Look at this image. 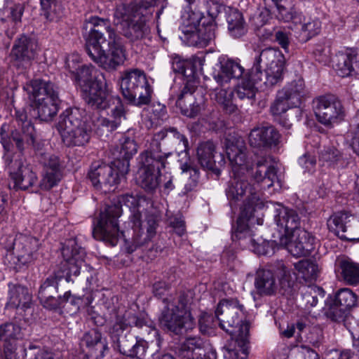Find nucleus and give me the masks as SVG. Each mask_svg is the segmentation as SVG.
Wrapping results in <instances>:
<instances>
[{
  "instance_id": "obj_43",
  "label": "nucleus",
  "mask_w": 359,
  "mask_h": 359,
  "mask_svg": "<svg viewBox=\"0 0 359 359\" xmlns=\"http://www.w3.org/2000/svg\"><path fill=\"white\" fill-rule=\"evenodd\" d=\"M234 95L233 91L221 89L215 94L217 102L222 107L223 110L229 114L236 112L237 105L233 102Z\"/></svg>"
},
{
  "instance_id": "obj_18",
  "label": "nucleus",
  "mask_w": 359,
  "mask_h": 359,
  "mask_svg": "<svg viewBox=\"0 0 359 359\" xmlns=\"http://www.w3.org/2000/svg\"><path fill=\"white\" fill-rule=\"evenodd\" d=\"M126 175L121 174L120 169L113 165V161L110 165L99 161L93 162L88 174L93 187L97 189H101L103 185L111 187L118 184Z\"/></svg>"
},
{
  "instance_id": "obj_4",
  "label": "nucleus",
  "mask_w": 359,
  "mask_h": 359,
  "mask_svg": "<svg viewBox=\"0 0 359 359\" xmlns=\"http://www.w3.org/2000/svg\"><path fill=\"white\" fill-rule=\"evenodd\" d=\"M170 284L158 281L153 285L154 296L162 299L167 306L159 317L160 324L175 334H184L195 327L194 319L191 315L189 299L184 294L180 295L177 303H170L165 296L168 293Z\"/></svg>"
},
{
  "instance_id": "obj_33",
  "label": "nucleus",
  "mask_w": 359,
  "mask_h": 359,
  "mask_svg": "<svg viewBox=\"0 0 359 359\" xmlns=\"http://www.w3.org/2000/svg\"><path fill=\"white\" fill-rule=\"evenodd\" d=\"M254 284L260 295H271L277 288L274 274L269 269H259L255 276Z\"/></svg>"
},
{
  "instance_id": "obj_57",
  "label": "nucleus",
  "mask_w": 359,
  "mask_h": 359,
  "mask_svg": "<svg viewBox=\"0 0 359 359\" xmlns=\"http://www.w3.org/2000/svg\"><path fill=\"white\" fill-rule=\"evenodd\" d=\"M84 340L88 347L97 346L101 349L107 348V344L102 341L101 333L95 330L86 334Z\"/></svg>"
},
{
  "instance_id": "obj_27",
  "label": "nucleus",
  "mask_w": 359,
  "mask_h": 359,
  "mask_svg": "<svg viewBox=\"0 0 359 359\" xmlns=\"http://www.w3.org/2000/svg\"><path fill=\"white\" fill-rule=\"evenodd\" d=\"M39 246V241L36 238L26 235L18 236L14 242L18 261L22 264L33 261Z\"/></svg>"
},
{
  "instance_id": "obj_30",
  "label": "nucleus",
  "mask_w": 359,
  "mask_h": 359,
  "mask_svg": "<svg viewBox=\"0 0 359 359\" xmlns=\"http://www.w3.org/2000/svg\"><path fill=\"white\" fill-rule=\"evenodd\" d=\"M204 62V57L194 55L189 60L175 61L172 65V69L175 72L184 76L187 79L186 82H189V81L194 82V81L197 84L195 74L198 70L202 69Z\"/></svg>"
},
{
  "instance_id": "obj_59",
  "label": "nucleus",
  "mask_w": 359,
  "mask_h": 359,
  "mask_svg": "<svg viewBox=\"0 0 359 359\" xmlns=\"http://www.w3.org/2000/svg\"><path fill=\"white\" fill-rule=\"evenodd\" d=\"M341 154L338 149L332 147L327 148L321 152L320 159L329 165L334 164L339 161Z\"/></svg>"
},
{
  "instance_id": "obj_15",
  "label": "nucleus",
  "mask_w": 359,
  "mask_h": 359,
  "mask_svg": "<svg viewBox=\"0 0 359 359\" xmlns=\"http://www.w3.org/2000/svg\"><path fill=\"white\" fill-rule=\"evenodd\" d=\"M357 304L356 294L349 288L338 290L334 296L329 295L325 300L324 315L334 322L344 320L347 310Z\"/></svg>"
},
{
  "instance_id": "obj_29",
  "label": "nucleus",
  "mask_w": 359,
  "mask_h": 359,
  "mask_svg": "<svg viewBox=\"0 0 359 359\" xmlns=\"http://www.w3.org/2000/svg\"><path fill=\"white\" fill-rule=\"evenodd\" d=\"M210 348H213L209 344L205 345L201 338L189 337L180 345L177 354L181 358H205Z\"/></svg>"
},
{
  "instance_id": "obj_37",
  "label": "nucleus",
  "mask_w": 359,
  "mask_h": 359,
  "mask_svg": "<svg viewBox=\"0 0 359 359\" xmlns=\"http://www.w3.org/2000/svg\"><path fill=\"white\" fill-rule=\"evenodd\" d=\"M215 147L212 142L207 141L199 144L197 148V158L204 168L214 170L216 168Z\"/></svg>"
},
{
  "instance_id": "obj_17",
  "label": "nucleus",
  "mask_w": 359,
  "mask_h": 359,
  "mask_svg": "<svg viewBox=\"0 0 359 359\" xmlns=\"http://www.w3.org/2000/svg\"><path fill=\"white\" fill-rule=\"evenodd\" d=\"M315 237L304 229H299L291 236H280L278 241L273 240L271 245L276 243L287 248L294 257L307 256L313 250Z\"/></svg>"
},
{
  "instance_id": "obj_45",
  "label": "nucleus",
  "mask_w": 359,
  "mask_h": 359,
  "mask_svg": "<svg viewBox=\"0 0 359 359\" xmlns=\"http://www.w3.org/2000/svg\"><path fill=\"white\" fill-rule=\"evenodd\" d=\"M62 178V169L42 170L41 186L49 190L57 185Z\"/></svg>"
},
{
  "instance_id": "obj_60",
  "label": "nucleus",
  "mask_w": 359,
  "mask_h": 359,
  "mask_svg": "<svg viewBox=\"0 0 359 359\" xmlns=\"http://www.w3.org/2000/svg\"><path fill=\"white\" fill-rule=\"evenodd\" d=\"M169 136V128L163 129L161 131L155 133L152 137L151 142L150 143V147L147 150H151L152 152H161L163 153L161 150V144L160 142L163 140L165 137H168Z\"/></svg>"
},
{
  "instance_id": "obj_64",
  "label": "nucleus",
  "mask_w": 359,
  "mask_h": 359,
  "mask_svg": "<svg viewBox=\"0 0 359 359\" xmlns=\"http://www.w3.org/2000/svg\"><path fill=\"white\" fill-rule=\"evenodd\" d=\"M81 58L78 54H72L67 56L65 61L66 69L73 75L81 67L80 65Z\"/></svg>"
},
{
  "instance_id": "obj_32",
  "label": "nucleus",
  "mask_w": 359,
  "mask_h": 359,
  "mask_svg": "<svg viewBox=\"0 0 359 359\" xmlns=\"http://www.w3.org/2000/svg\"><path fill=\"white\" fill-rule=\"evenodd\" d=\"M32 298V294L26 287L9 285L8 307L25 311L30 307Z\"/></svg>"
},
{
  "instance_id": "obj_2",
  "label": "nucleus",
  "mask_w": 359,
  "mask_h": 359,
  "mask_svg": "<svg viewBox=\"0 0 359 359\" xmlns=\"http://www.w3.org/2000/svg\"><path fill=\"white\" fill-rule=\"evenodd\" d=\"M225 149L227 157L232 167L233 175L225 189L229 203L233 209L238 202L241 204V212L236 221V226H233V240L249 239V243L254 250L259 255H267L270 253L265 249L269 242L264 245L258 244L252 238V231L248 222L251 219L257 208H261L263 203L260 198V192L254 184L248 182L245 171L249 172L250 168L245 162V146L243 141L226 140Z\"/></svg>"
},
{
  "instance_id": "obj_46",
  "label": "nucleus",
  "mask_w": 359,
  "mask_h": 359,
  "mask_svg": "<svg viewBox=\"0 0 359 359\" xmlns=\"http://www.w3.org/2000/svg\"><path fill=\"white\" fill-rule=\"evenodd\" d=\"M21 328L13 323H6L0 325V341L11 343L20 337Z\"/></svg>"
},
{
  "instance_id": "obj_31",
  "label": "nucleus",
  "mask_w": 359,
  "mask_h": 359,
  "mask_svg": "<svg viewBox=\"0 0 359 359\" xmlns=\"http://www.w3.org/2000/svg\"><path fill=\"white\" fill-rule=\"evenodd\" d=\"M58 292V286L54 278H48L40 286L38 298L41 304L48 310H55L60 306L58 297L53 296Z\"/></svg>"
},
{
  "instance_id": "obj_54",
  "label": "nucleus",
  "mask_w": 359,
  "mask_h": 359,
  "mask_svg": "<svg viewBox=\"0 0 359 359\" xmlns=\"http://www.w3.org/2000/svg\"><path fill=\"white\" fill-rule=\"evenodd\" d=\"M266 187L270 188L275 184H277L278 187H281L282 183L280 175L278 174V168L275 165H269L266 163V169L264 170V182Z\"/></svg>"
},
{
  "instance_id": "obj_56",
  "label": "nucleus",
  "mask_w": 359,
  "mask_h": 359,
  "mask_svg": "<svg viewBox=\"0 0 359 359\" xmlns=\"http://www.w3.org/2000/svg\"><path fill=\"white\" fill-rule=\"evenodd\" d=\"M246 338L245 335L242 337ZM245 340L243 339V344L239 348H226L224 352V359H245L248 357V352L245 346Z\"/></svg>"
},
{
  "instance_id": "obj_12",
  "label": "nucleus",
  "mask_w": 359,
  "mask_h": 359,
  "mask_svg": "<svg viewBox=\"0 0 359 359\" xmlns=\"http://www.w3.org/2000/svg\"><path fill=\"white\" fill-rule=\"evenodd\" d=\"M168 155L161 152L146 150L139 156L141 167L139 170L138 184L145 191H154L159 185L161 169L165 167Z\"/></svg>"
},
{
  "instance_id": "obj_26",
  "label": "nucleus",
  "mask_w": 359,
  "mask_h": 359,
  "mask_svg": "<svg viewBox=\"0 0 359 359\" xmlns=\"http://www.w3.org/2000/svg\"><path fill=\"white\" fill-rule=\"evenodd\" d=\"M355 218L349 211L341 210L333 212L327 220L329 231L340 238L341 240H350L359 243V237L349 238L345 233L350 227V222ZM359 223V217L357 219Z\"/></svg>"
},
{
  "instance_id": "obj_41",
  "label": "nucleus",
  "mask_w": 359,
  "mask_h": 359,
  "mask_svg": "<svg viewBox=\"0 0 359 359\" xmlns=\"http://www.w3.org/2000/svg\"><path fill=\"white\" fill-rule=\"evenodd\" d=\"M227 22L229 31L234 38H239L246 33V26L241 13L233 12L231 13L228 16Z\"/></svg>"
},
{
  "instance_id": "obj_39",
  "label": "nucleus",
  "mask_w": 359,
  "mask_h": 359,
  "mask_svg": "<svg viewBox=\"0 0 359 359\" xmlns=\"http://www.w3.org/2000/svg\"><path fill=\"white\" fill-rule=\"evenodd\" d=\"M340 274L343 280L349 285L359 284V264L348 259H342L339 262Z\"/></svg>"
},
{
  "instance_id": "obj_22",
  "label": "nucleus",
  "mask_w": 359,
  "mask_h": 359,
  "mask_svg": "<svg viewBox=\"0 0 359 359\" xmlns=\"http://www.w3.org/2000/svg\"><path fill=\"white\" fill-rule=\"evenodd\" d=\"M196 87L197 85L194 81L186 82L176 101V105L181 113L187 117H195L205 109L204 97L201 95L197 100L194 96Z\"/></svg>"
},
{
  "instance_id": "obj_47",
  "label": "nucleus",
  "mask_w": 359,
  "mask_h": 359,
  "mask_svg": "<svg viewBox=\"0 0 359 359\" xmlns=\"http://www.w3.org/2000/svg\"><path fill=\"white\" fill-rule=\"evenodd\" d=\"M24 12V7L21 4L15 5L14 7L11 8L10 16L8 17V22L12 26L11 29H8L6 31V34L10 39L13 38L17 32L18 27L21 22V18Z\"/></svg>"
},
{
  "instance_id": "obj_13",
  "label": "nucleus",
  "mask_w": 359,
  "mask_h": 359,
  "mask_svg": "<svg viewBox=\"0 0 359 359\" xmlns=\"http://www.w3.org/2000/svg\"><path fill=\"white\" fill-rule=\"evenodd\" d=\"M123 97L129 102H135L138 95L137 105L150 102L152 88L146 74L138 69H132L123 72L120 83Z\"/></svg>"
},
{
  "instance_id": "obj_21",
  "label": "nucleus",
  "mask_w": 359,
  "mask_h": 359,
  "mask_svg": "<svg viewBox=\"0 0 359 359\" xmlns=\"http://www.w3.org/2000/svg\"><path fill=\"white\" fill-rule=\"evenodd\" d=\"M62 255L66 280L69 282L72 276H78L80 274V269L85 262L86 252L83 248L79 246L75 239H69L62 247Z\"/></svg>"
},
{
  "instance_id": "obj_24",
  "label": "nucleus",
  "mask_w": 359,
  "mask_h": 359,
  "mask_svg": "<svg viewBox=\"0 0 359 359\" xmlns=\"http://www.w3.org/2000/svg\"><path fill=\"white\" fill-rule=\"evenodd\" d=\"M137 144L135 140L123 136L119 140V145L112 151L113 165L120 169L121 174H127L129 170L130 159L137 153Z\"/></svg>"
},
{
  "instance_id": "obj_48",
  "label": "nucleus",
  "mask_w": 359,
  "mask_h": 359,
  "mask_svg": "<svg viewBox=\"0 0 359 359\" xmlns=\"http://www.w3.org/2000/svg\"><path fill=\"white\" fill-rule=\"evenodd\" d=\"M127 340L122 339L118 342L119 351L121 354L130 357L142 359L144 356V348L137 342L128 345Z\"/></svg>"
},
{
  "instance_id": "obj_35",
  "label": "nucleus",
  "mask_w": 359,
  "mask_h": 359,
  "mask_svg": "<svg viewBox=\"0 0 359 359\" xmlns=\"http://www.w3.org/2000/svg\"><path fill=\"white\" fill-rule=\"evenodd\" d=\"M279 91L280 95H283L287 100L290 106L294 107L300 106L303 98L307 93L304 81L302 79L292 81Z\"/></svg>"
},
{
  "instance_id": "obj_34",
  "label": "nucleus",
  "mask_w": 359,
  "mask_h": 359,
  "mask_svg": "<svg viewBox=\"0 0 359 359\" xmlns=\"http://www.w3.org/2000/svg\"><path fill=\"white\" fill-rule=\"evenodd\" d=\"M106 42L104 34L99 29L90 28L86 36V50L89 57L95 62L104 52L102 44Z\"/></svg>"
},
{
  "instance_id": "obj_55",
  "label": "nucleus",
  "mask_w": 359,
  "mask_h": 359,
  "mask_svg": "<svg viewBox=\"0 0 359 359\" xmlns=\"http://www.w3.org/2000/svg\"><path fill=\"white\" fill-rule=\"evenodd\" d=\"M245 162L249 165V167L250 168V170L249 172L245 171V175H246V177L248 178L249 176H251L257 182H264V170H262V167L264 166L266 168L267 159H262L257 162L255 168L256 171L255 172H253L254 165L252 163L248 160L246 157Z\"/></svg>"
},
{
  "instance_id": "obj_44",
  "label": "nucleus",
  "mask_w": 359,
  "mask_h": 359,
  "mask_svg": "<svg viewBox=\"0 0 359 359\" xmlns=\"http://www.w3.org/2000/svg\"><path fill=\"white\" fill-rule=\"evenodd\" d=\"M221 71L229 79H239L245 69L238 62L227 59L221 62Z\"/></svg>"
},
{
  "instance_id": "obj_58",
  "label": "nucleus",
  "mask_w": 359,
  "mask_h": 359,
  "mask_svg": "<svg viewBox=\"0 0 359 359\" xmlns=\"http://www.w3.org/2000/svg\"><path fill=\"white\" fill-rule=\"evenodd\" d=\"M168 138L174 139L180 147V151L187 152L189 150V141L183 134L180 133L175 128H169Z\"/></svg>"
},
{
  "instance_id": "obj_52",
  "label": "nucleus",
  "mask_w": 359,
  "mask_h": 359,
  "mask_svg": "<svg viewBox=\"0 0 359 359\" xmlns=\"http://www.w3.org/2000/svg\"><path fill=\"white\" fill-rule=\"evenodd\" d=\"M39 161L43 167L42 170L62 169L60 158L54 154L48 153L41 154L39 157Z\"/></svg>"
},
{
  "instance_id": "obj_14",
  "label": "nucleus",
  "mask_w": 359,
  "mask_h": 359,
  "mask_svg": "<svg viewBox=\"0 0 359 359\" xmlns=\"http://www.w3.org/2000/svg\"><path fill=\"white\" fill-rule=\"evenodd\" d=\"M312 109L317 121L328 129L343 123L346 116L341 101L330 95L314 98L312 101Z\"/></svg>"
},
{
  "instance_id": "obj_7",
  "label": "nucleus",
  "mask_w": 359,
  "mask_h": 359,
  "mask_svg": "<svg viewBox=\"0 0 359 359\" xmlns=\"http://www.w3.org/2000/svg\"><path fill=\"white\" fill-rule=\"evenodd\" d=\"M83 113L82 109L74 107L60 114L56 128L65 145L81 147L88 142L91 128Z\"/></svg>"
},
{
  "instance_id": "obj_38",
  "label": "nucleus",
  "mask_w": 359,
  "mask_h": 359,
  "mask_svg": "<svg viewBox=\"0 0 359 359\" xmlns=\"http://www.w3.org/2000/svg\"><path fill=\"white\" fill-rule=\"evenodd\" d=\"M295 274L306 282L315 281L319 273L318 264L311 259H302L294 264Z\"/></svg>"
},
{
  "instance_id": "obj_5",
  "label": "nucleus",
  "mask_w": 359,
  "mask_h": 359,
  "mask_svg": "<svg viewBox=\"0 0 359 359\" xmlns=\"http://www.w3.org/2000/svg\"><path fill=\"white\" fill-rule=\"evenodd\" d=\"M154 0H134L130 4L119 3L114 13V23L121 29L123 34L134 41L144 38L149 32L147 25L148 9Z\"/></svg>"
},
{
  "instance_id": "obj_53",
  "label": "nucleus",
  "mask_w": 359,
  "mask_h": 359,
  "mask_svg": "<svg viewBox=\"0 0 359 359\" xmlns=\"http://www.w3.org/2000/svg\"><path fill=\"white\" fill-rule=\"evenodd\" d=\"M293 107L290 106L287 100L280 95V91H278L276 97L271 105L270 111L273 116H280L285 113L288 109Z\"/></svg>"
},
{
  "instance_id": "obj_40",
  "label": "nucleus",
  "mask_w": 359,
  "mask_h": 359,
  "mask_svg": "<svg viewBox=\"0 0 359 359\" xmlns=\"http://www.w3.org/2000/svg\"><path fill=\"white\" fill-rule=\"evenodd\" d=\"M65 0H40L42 15L50 22L61 18L64 11Z\"/></svg>"
},
{
  "instance_id": "obj_19",
  "label": "nucleus",
  "mask_w": 359,
  "mask_h": 359,
  "mask_svg": "<svg viewBox=\"0 0 359 359\" xmlns=\"http://www.w3.org/2000/svg\"><path fill=\"white\" fill-rule=\"evenodd\" d=\"M15 120L18 126L21 128L22 133L14 130L12 131L10 135L8 133L9 126L7 124L8 128L6 133L11 138V149L13 147V142L15 143L16 147L20 151H23L26 145L35 147L36 131L31 121L27 120V116L25 110H16Z\"/></svg>"
},
{
  "instance_id": "obj_25",
  "label": "nucleus",
  "mask_w": 359,
  "mask_h": 359,
  "mask_svg": "<svg viewBox=\"0 0 359 359\" xmlns=\"http://www.w3.org/2000/svg\"><path fill=\"white\" fill-rule=\"evenodd\" d=\"M275 221L279 228V237L291 236L300 229V217L293 209L280 206L276 209Z\"/></svg>"
},
{
  "instance_id": "obj_51",
  "label": "nucleus",
  "mask_w": 359,
  "mask_h": 359,
  "mask_svg": "<svg viewBox=\"0 0 359 359\" xmlns=\"http://www.w3.org/2000/svg\"><path fill=\"white\" fill-rule=\"evenodd\" d=\"M271 134V130H266L265 127L256 128L251 130L249 135V142L252 147H262L266 146L264 135Z\"/></svg>"
},
{
  "instance_id": "obj_11",
  "label": "nucleus",
  "mask_w": 359,
  "mask_h": 359,
  "mask_svg": "<svg viewBox=\"0 0 359 359\" xmlns=\"http://www.w3.org/2000/svg\"><path fill=\"white\" fill-rule=\"evenodd\" d=\"M211 17L208 22L202 13L191 11L184 20L182 32L189 46L205 47L215 38L216 25Z\"/></svg>"
},
{
  "instance_id": "obj_16",
  "label": "nucleus",
  "mask_w": 359,
  "mask_h": 359,
  "mask_svg": "<svg viewBox=\"0 0 359 359\" xmlns=\"http://www.w3.org/2000/svg\"><path fill=\"white\" fill-rule=\"evenodd\" d=\"M38 43L36 40L26 34L18 36L11 51L12 65L21 71L28 68L37 55Z\"/></svg>"
},
{
  "instance_id": "obj_49",
  "label": "nucleus",
  "mask_w": 359,
  "mask_h": 359,
  "mask_svg": "<svg viewBox=\"0 0 359 359\" xmlns=\"http://www.w3.org/2000/svg\"><path fill=\"white\" fill-rule=\"evenodd\" d=\"M219 325L217 318L211 314L203 313L198 320L200 331L205 334L211 335L215 332V328Z\"/></svg>"
},
{
  "instance_id": "obj_9",
  "label": "nucleus",
  "mask_w": 359,
  "mask_h": 359,
  "mask_svg": "<svg viewBox=\"0 0 359 359\" xmlns=\"http://www.w3.org/2000/svg\"><path fill=\"white\" fill-rule=\"evenodd\" d=\"M285 58L278 48H267L262 50L255 58L251 69H257L262 73V88L273 87L283 79Z\"/></svg>"
},
{
  "instance_id": "obj_20",
  "label": "nucleus",
  "mask_w": 359,
  "mask_h": 359,
  "mask_svg": "<svg viewBox=\"0 0 359 359\" xmlns=\"http://www.w3.org/2000/svg\"><path fill=\"white\" fill-rule=\"evenodd\" d=\"M108 50L100 55L95 62L99 66L114 70L122 65L127 59L126 50L114 32H109Z\"/></svg>"
},
{
  "instance_id": "obj_6",
  "label": "nucleus",
  "mask_w": 359,
  "mask_h": 359,
  "mask_svg": "<svg viewBox=\"0 0 359 359\" xmlns=\"http://www.w3.org/2000/svg\"><path fill=\"white\" fill-rule=\"evenodd\" d=\"M7 125H2L0 128V142L4 149V160L11 180L16 189L26 190L33 187L38 181L36 173L26 163L22 151L13 152L11 138L6 133Z\"/></svg>"
},
{
  "instance_id": "obj_10",
  "label": "nucleus",
  "mask_w": 359,
  "mask_h": 359,
  "mask_svg": "<svg viewBox=\"0 0 359 359\" xmlns=\"http://www.w3.org/2000/svg\"><path fill=\"white\" fill-rule=\"evenodd\" d=\"M215 315L219 327L231 337L236 334L247 337L249 325L243 320L245 316V309L237 299L220 301L216 309Z\"/></svg>"
},
{
  "instance_id": "obj_23",
  "label": "nucleus",
  "mask_w": 359,
  "mask_h": 359,
  "mask_svg": "<svg viewBox=\"0 0 359 359\" xmlns=\"http://www.w3.org/2000/svg\"><path fill=\"white\" fill-rule=\"evenodd\" d=\"M262 73L257 69H250L243 80L232 90L240 100H248L251 105L255 102L256 94L260 86Z\"/></svg>"
},
{
  "instance_id": "obj_62",
  "label": "nucleus",
  "mask_w": 359,
  "mask_h": 359,
  "mask_svg": "<svg viewBox=\"0 0 359 359\" xmlns=\"http://www.w3.org/2000/svg\"><path fill=\"white\" fill-rule=\"evenodd\" d=\"M135 325L139 328L144 329V331L148 334L151 332L156 333V330L154 327V323L144 314H140L135 317Z\"/></svg>"
},
{
  "instance_id": "obj_1",
  "label": "nucleus",
  "mask_w": 359,
  "mask_h": 359,
  "mask_svg": "<svg viewBox=\"0 0 359 359\" xmlns=\"http://www.w3.org/2000/svg\"><path fill=\"white\" fill-rule=\"evenodd\" d=\"M139 203L137 196L129 194L118 196L100 212L93 229L94 237L116 245L121 236L129 253L151 241L156 234L157 221L152 215L142 221V215L137 210Z\"/></svg>"
},
{
  "instance_id": "obj_3",
  "label": "nucleus",
  "mask_w": 359,
  "mask_h": 359,
  "mask_svg": "<svg viewBox=\"0 0 359 359\" xmlns=\"http://www.w3.org/2000/svg\"><path fill=\"white\" fill-rule=\"evenodd\" d=\"M81 96L86 103L92 109L104 110L112 105L108 117L100 116L97 119L98 126L105 127L109 131L115 130L126 118V112L121 100L118 96L109 95L107 83L102 74L95 78L89 86L81 90Z\"/></svg>"
},
{
  "instance_id": "obj_42",
  "label": "nucleus",
  "mask_w": 359,
  "mask_h": 359,
  "mask_svg": "<svg viewBox=\"0 0 359 359\" xmlns=\"http://www.w3.org/2000/svg\"><path fill=\"white\" fill-rule=\"evenodd\" d=\"M94 67L91 65H82L79 70L74 74L76 84L80 87L81 90L85 88V86H89L94 82L95 78L99 76H93Z\"/></svg>"
},
{
  "instance_id": "obj_8",
  "label": "nucleus",
  "mask_w": 359,
  "mask_h": 359,
  "mask_svg": "<svg viewBox=\"0 0 359 359\" xmlns=\"http://www.w3.org/2000/svg\"><path fill=\"white\" fill-rule=\"evenodd\" d=\"M27 90L33 101L38 118L43 121H50L58 111V88L51 81L36 79L27 85Z\"/></svg>"
},
{
  "instance_id": "obj_63",
  "label": "nucleus",
  "mask_w": 359,
  "mask_h": 359,
  "mask_svg": "<svg viewBox=\"0 0 359 359\" xmlns=\"http://www.w3.org/2000/svg\"><path fill=\"white\" fill-rule=\"evenodd\" d=\"M88 24L92 25L93 26V28L95 29H96L95 27L98 26H104L109 34L110 32H114L110 27L109 20L107 19L101 18L97 16H91L86 20L83 24V29H87Z\"/></svg>"
},
{
  "instance_id": "obj_28",
  "label": "nucleus",
  "mask_w": 359,
  "mask_h": 359,
  "mask_svg": "<svg viewBox=\"0 0 359 359\" xmlns=\"http://www.w3.org/2000/svg\"><path fill=\"white\" fill-rule=\"evenodd\" d=\"M355 56L356 53L353 50H346L336 54L333 59V68L339 76L356 75Z\"/></svg>"
},
{
  "instance_id": "obj_36",
  "label": "nucleus",
  "mask_w": 359,
  "mask_h": 359,
  "mask_svg": "<svg viewBox=\"0 0 359 359\" xmlns=\"http://www.w3.org/2000/svg\"><path fill=\"white\" fill-rule=\"evenodd\" d=\"M276 6L279 19L284 22L302 23L304 15L296 10L290 0H271Z\"/></svg>"
},
{
  "instance_id": "obj_61",
  "label": "nucleus",
  "mask_w": 359,
  "mask_h": 359,
  "mask_svg": "<svg viewBox=\"0 0 359 359\" xmlns=\"http://www.w3.org/2000/svg\"><path fill=\"white\" fill-rule=\"evenodd\" d=\"M346 138L353 152L359 156V126L351 128L347 133Z\"/></svg>"
},
{
  "instance_id": "obj_50",
  "label": "nucleus",
  "mask_w": 359,
  "mask_h": 359,
  "mask_svg": "<svg viewBox=\"0 0 359 359\" xmlns=\"http://www.w3.org/2000/svg\"><path fill=\"white\" fill-rule=\"evenodd\" d=\"M299 24L302 25L301 32L307 39L318 34L321 29V22L318 18L310 19L305 22V17L304 16L302 23Z\"/></svg>"
}]
</instances>
